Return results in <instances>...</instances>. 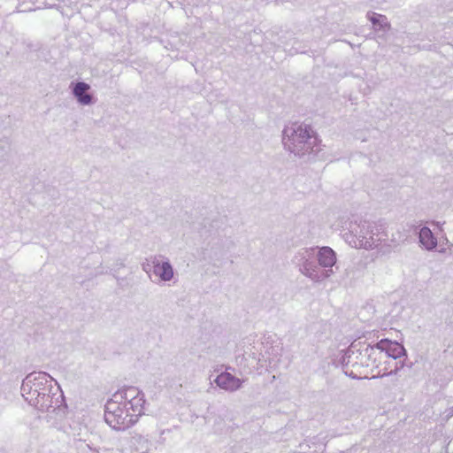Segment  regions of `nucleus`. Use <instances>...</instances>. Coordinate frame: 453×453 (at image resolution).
Returning a JSON list of instances; mask_svg holds the SVG:
<instances>
[{"mask_svg":"<svg viewBox=\"0 0 453 453\" xmlns=\"http://www.w3.org/2000/svg\"><path fill=\"white\" fill-rule=\"evenodd\" d=\"M144 405V395L136 388L118 390L105 403L104 420L113 429H127L143 415Z\"/></svg>","mask_w":453,"mask_h":453,"instance_id":"f257e3e1","label":"nucleus"},{"mask_svg":"<svg viewBox=\"0 0 453 453\" xmlns=\"http://www.w3.org/2000/svg\"><path fill=\"white\" fill-rule=\"evenodd\" d=\"M360 233L363 234L361 236L362 239L358 241V243L354 242L356 247L370 249L372 246H376L379 242L381 241V237H379L380 234L385 236L386 234L381 232L379 233V230L375 226H367L365 229H361Z\"/></svg>","mask_w":453,"mask_h":453,"instance_id":"f03ea898","label":"nucleus"},{"mask_svg":"<svg viewBox=\"0 0 453 453\" xmlns=\"http://www.w3.org/2000/svg\"><path fill=\"white\" fill-rule=\"evenodd\" d=\"M215 383L221 388L229 391H234L238 389L242 381L240 379L234 377L230 372H225L218 375L215 379Z\"/></svg>","mask_w":453,"mask_h":453,"instance_id":"7ed1b4c3","label":"nucleus"},{"mask_svg":"<svg viewBox=\"0 0 453 453\" xmlns=\"http://www.w3.org/2000/svg\"><path fill=\"white\" fill-rule=\"evenodd\" d=\"M377 347L382 350H386L387 355L395 359L400 357L404 351V349L401 344L387 339L380 341L377 343Z\"/></svg>","mask_w":453,"mask_h":453,"instance_id":"20e7f679","label":"nucleus"},{"mask_svg":"<svg viewBox=\"0 0 453 453\" xmlns=\"http://www.w3.org/2000/svg\"><path fill=\"white\" fill-rule=\"evenodd\" d=\"M88 89L89 86L85 82H78L73 88V94L81 104H89L92 101L91 96L87 93Z\"/></svg>","mask_w":453,"mask_h":453,"instance_id":"39448f33","label":"nucleus"},{"mask_svg":"<svg viewBox=\"0 0 453 453\" xmlns=\"http://www.w3.org/2000/svg\"><path fill=\"white\" fill-rule=\"evenodd\" d=\"M335 254L331 248L323 247L319 252V262L322 266L330 267L335 264Z\"/></svg>","mask_w":453,"mask_h":453,"instance_id":"423d86ee","label":"nucleus"},{"mask_svg":"<svg viewBox=\"0 0 453 453\" xmlns=\"http://www.w3.org/2000/svg\"><path fill=\"white\" fill-rule=\"evenodd\" d=\"M154 273L162 280H170L173 276V268L169 263L157 264L154 267Z\"/></svg>","mask_w":453,"mask_h":453,"instance_id":"0eeeda50","label":"nucleus"},{"mask_svg":"<svg viewBox=\"0 0 453 453\" xmlns=\"http://www.w3.org/2000/svg\"><path fill=\"white\" fill-rule=\"evenodd\" d=\"M420 242L428 250L433 249L436 245V241L432 231L428 227L421 228L419 232Z\"/></svg>","mask_w":453,"mask_h":453,"instance_id":"6e6552de","label":"nucleus"},{"mask_svg":"<svg viewBox=\"0 0 453 453\" xmlns=\"http://www.w3.org/2000/svg\"><path fill=\"white\" fill-rule=\"evenodd\" d=\"M312 130L309 126H299L296 130H295L296 136L303 140L309 139L311 137Z\"/></svg>","mask_w":453,"mask_h":453,"instance_id":"1a4fd4ad","label":"nucleus"},{"mask_svg":"<svg viewBox=\"0 0 453 453\" xmlns=\"http://www.w3.org/2000/svg\"><path fill=\"white\" fill-rule=\"evenodd\" d=\"M385 19V17L382 16V15H379V14H375L373 13L372 16L371 17V21L373 23V24H376L380 21V19Z\"/></svg>","mask_w":453,"mask_h":453,"instance_id":"9d476101","label":"nucleus"}]
</instances>
